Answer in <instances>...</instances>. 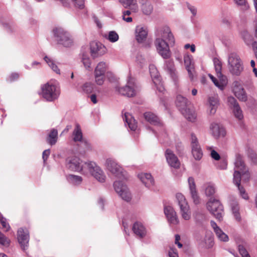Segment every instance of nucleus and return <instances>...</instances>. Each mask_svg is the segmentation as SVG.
Instances as JSON below:
<instances>
[{
    "mask_svg": "<svg viewBox=\"0 0 257 257\" xmlns=\"http://www.w3.org/2000/svg\"><path fill=\"white\" fill-rule=\"evenodd\" d=\"M67 167L71 170L81 171L83 174L89 172L96 180L100 182H104L105 175L103 171L93 162H87L82 164V161L76 157L67 159Z\"/></svg>",
    "mask_w": 257,
    "mask_h": 257,
    "instance_id": "obj_1",
    "label": "nucleus"
},
{
    "mask_svg": "<svg viewBox=\"0 0 257 257\" xmlns=\"http://www.w3.org/2000/svg\"><path fill=\"white\" fill-rule=\"evenodd\" d=\"M154 44L157 52L165 59L171 56L169 45H174L175 39L170 29L168 26H164L158 29L156 33Z\"/></svg>",
    "mask_w": 257,
    "mask_h": 257,
    "instance_id": "obj_2",
    "label": "nucleus"
},
{
    "mask_svg": "<svg viewBox=\"0 0 257 257\" xmlns=\"http://www.w3.org/2000/svg\"><path fill=\"white\" fill-rule=\"evenodd\" d=\"M249 177V173L241 157L239 156H236L234 162L233 182L238 187L240 196L245 200L248 199V196L245 189L241 186L240 181L242 178V181L247 182Z\"/></svg>",
    "mask_w": 257,
    "mask_h": 257,
    "instance_id": "obj_3",
    "label": "nucleus"
},
{
    "mask_svg": "<svg viewBox=\"0 0 257 257\" xmlns=\"http://www.w3.org/2000/svg\"><path fill=\"white\" fill-rule=\"evenodd\" d=\"M41 95L46 101L52 102L57 100L60 94L59 82L51 80L41 86Z\"/></svg>",
    "mask_w": 257,
    "mask_h": 257,
    "instance_id": "obj_4",
    "label": "nucleus"
},
{
    "mask_svg": "<svg viewBox=\"0 0 257 257\" xmlns=\"http://www.w3.org/2000/svg\"><path fill=\"white\" fill-rule=\"evenodd\" d=\"M53 34L57 43L65 47H70L73 45V40L70 34L61 27L53 29Z\"/></svg>",
    "mask_w": 257,
    "mask_h": 257,
    "instance_id": "obj_5",
    "label": "nucleus"
},
{
    "mask_svg": "<svg viewBox=\"0 0 257 257\" xmlns=\"http://www.w3.org/2000/svg\"><path fill=\"white\" fill-rule=\"evenodd\" d=\"M115 89L119 94L128 97L136 96L140 91L139 86L135 82L134 78L131 77L128 78L125 86L116 87Z\"/></svg>",
    "mask_w": 257,
    "mask_h": 257,
    "instance_id": "obj_6",
    "label": "nucleus"
},
{
    "mask_svg": "<svg viewBox=\"0 0 257 257\" xmlns=\"http://www.w3.org/2000/svg\"><path fill=\"white\" fill-rule=\"evenodd\" d=\"M228 62L230 73L234 75H240L243 67L239 56L235 53H231L228 57Z\"/></svg>",
    "mask_w": 257,
    "mask_h": 257,
    "instance_id": "obj_7",
    "label": "nucleus"
},
{
    "mask_svg": "<svg viewBox=\"0 0 257 257\" xmlns=\"http://www.w3.org/2000/svg\"><path fill=\"white\" fill-rule=\"evenodd\" d=\"M176 197L182 218L185 221L189 220L191 218V211L186 198L181 193H177Z\"/></svg>",
    "mask_w": 257,
    "mask_h": 257,
    "instance_id": "obj_8",
    "label": "nucleus"
},
{
    "mask_svg": "<svg viewBox=\"0 0 257 257\" xmlns=\"http://www.w3.org/2000/svg\"><path fill=\"white\" fill-rule=\"evenodd\" d=\"M208 211L218 220L222 219L223 206L216 199L210 198L206 204Z\"/></svg>",
    "mask_w": 257,
    "mask_h": 257,
    "instance_id": "obj_9",
    "label": "nucleus"
},
{
    "mask_svg": "<svg viewBox=\"0 0 257 257\" xmlns=\"http://www.w3.org/2000/svg\"><path fill=\"white\" fill-rule=\"evenodd\" d=\"M113 187L115 192L123 200L127 202L131 200V194L127 187L121 181H115Z\"/></svg>",
    "mask_w": 257,
    "mask_h": 257,
    "instance_id": "obj_10",
    "label": "nucleus"
},
{
    "mask_svg": "<svg viewBox=\"0 0 257 257\" xmlns=\"http://www.w3.org/2000/svg\"><path fill=\"white\" fill-rule=\"evenodd\" d=\"M232 91L240 101L244 102L247 100V94L243 87V83L240 80H237L233 82Z\"/></svg>",
    "mask_w": 257,
    "mask_h": 257,
    "instance_id": "obj_11",
    "label": "nucleus"
},
{
    "mask_svg": "<svg viewBox=\"0 0 257 257\" xmlns=\"http://www.w3.org/2000/svg\"><path fill=\"white\" fill-rule=\"evenodd\" d=\"M105 166L107 170L116 177L120 178L124 177L122 168L114 160L111 158L107 159L105 162Z\"/></svg>",
    "mask_w": 257,
    "mask_h": 257,
    "instance_id": "obj_12",
    "label": "nucleus"
},
{
    "mask_svg": "<svg viewBox=\"0 0 257 257\" xmlns=\"http://www.w3.org/2000/svg\"><path fill=\"white\" fill-rule=\"evenodd\" d=\"M210 133L215 139L220 137H224L226 135V131L224 127L220 124L212 122L210 124Z\"/></svg>",
    "mask_w": 257,
    "mask_h": 257,
    "instance_id": "obj_13",
    "label": "nucleus"
},
{
    "mask_svg": "<svg viewBox=\"0 0 257 257\" xmlns=\"http://www.w3.org/2000/svg\"><path fill=\"white\" fill-rule=\"evenodd\" d=\"M164 213L168 222L172 225H177L179 223V219L174 209L171 206L164 207Z\"/></svg>",
    "mask_w": 257,
    "mask_h": 257,
    "instance_id": "obj_14",
    "label": "nucleus"
},
{
    "mask_svg": "<svg viewBox=\"0 0 257 257\" xmlns=\"http://www.w3.org/2000/svg\"><path fill=\"white\" fill-rule=\"evenodd\" d=\"M18 241L23 250L26 249L29 244V234L26 229L20 228L17 232Z\"/></svg>",
    "mask_w": 257,
    "mask_h": 257,
    "instance_id": "obj_15",
    "label": "nucleus"
},
{
    "mask_svg": "<svg viewBox=\"0 0 257 257\" xmlns=\"http://www.w3.org/2000/svg\"><path fill=\"white\" fill-rule=\"evenodd\" d=\"M90 52L93 57H97L105 53L106 48L101 43L93 41L90 43Z\"/></svg>",
    "mask_w": 257,
    "mask_h": 257,
    "instance_id": "obj_16",
    "label": "nucleus"
},
{
    "mask_svg": "<svg viewBox=\"0 0 257 257\" xmlns=\"http://www.w3.org/2000/svg\"><path fill=\"white\" fill-rule=\"evenodd\" d=\"M165 156L167 162L171 167L174 168H178L180 167V163L178 158L171 150L167 149Z\"/></svg>",
    "mask_w": 257,
    "mask_h": 257,
    "instance_id": "obj_17",
    "label": "nucleus"
},
{
    "mask_svg": "<svg viewBox=\"0 0 257 257\" xmlns=\"http://www.w3.org/2000/svg\"><path fill=\"white\" fill-rule=\"evenodd\" d=\"M147 29L142 26H138L136 28L135 37L138 42L141 43L144 42L148 35Z\"/></svg>",
    "mask_w": 257,
    "mask_h": 257,
    "instance_id": "obj_18",
    "label": "nucleus"
},
{
    "mask_svg": "<svg viewBox=\"0 0 257 257\" xmlns=\"http://www.w3.org/2000/svg\"><path fill=\"white\" fill-rule=\"evenodd\" d=\"M138 176L146 187L151 188L154 185V180L150 174L141 173L139 174Z\"/></svg>",
    "mask_w": 257,
    "mask_h": 257,
    "instance_id": "obj_19",
    "label": "nucleus"
},
{
    "mask_svg": "<svg viewBox=\"0 0 257 257\" xmlns=\"http://www.w3.org/2000/svg\"><path fill=\"white\" fill-rule=\"evenodd\" d=\"M210 224L218 239L221 241L226 242L228 241L229 238L227 234H226L220 228L217 226L216 223L211 220Z\"/></svg>",
    "mask_w": 257,
    "mask_h": 257,
    "instance_id": "obj_20",
    "label": "nucleus"
},
{
    "mask_svg": "<svg viewBox=\"0 0 257 257\" xmlns=\"http://www.w3.org/2000/svg\"><path fill=\"white\" fill-rule=\"evenodd\" d=\"M208 76L215 85L221 90H223L227 84V78L225 76H217L218 79L211 74H209Z\"/></svg>",
    "mask_w": 257,
    "mask_h": 257,
    "instance_id": "obj_21",
    "label": "nucleus"
},
{
    "mask_svg": "<svg viewBox=\"0 0 257 257\" xmlns=\"http://www.w3.org/2000/svg\"><path fill=\"white\" fill-rule=\"evenodd\" d=\"M165 69L170 74L172 79L176 81L177 80L178 75L175 68L174 63L173 60H169L165 62Z\"/></svg>",
    "mask_w": 257,
    "mask_h": 257,
    "instance_id": "obj_22",
    "label": "nucleus"
},
{
    "mask_svg": "<svg viewBox=\"0 0 257 257\" xmlns=\"http://www.w3.org/2000/svg\"><path fill=\"white\" fill-rule=\"evenodd\" d=\"M188 184L189 186L190 193L191 194L192 198L195 204H198L199 202V199L198 196L196 189V185L193 178L190 177L188 179Z\"/></svg>",
    "mask_w": 257,
    "mask_h": 257,
    "instance_id": "obj_23",
    "label": "nucleus"
},
{
    "mask_svg": "<svg viewBox=\"0 0 257 257\" xmlns=\"http://www.w3.org/2000/svg\"><path fill=\"white\" fill-rule=\"evenodd\" d=\"M73 140L74 142H83L87 146H89V144L86 141L83 140V136L82 131L80 125L78 123H76L75 127L73 132Z\"/></svg>",
    "mask_w": 257,
    "mask_h": 257,
    "instance_id": "obj_24",
    "label": "nucleus"
},
{
    "mask_svg": "<svg viewBox=\"0 0 257 257\" xmlns=\"http://www.w3.org/2000/svg\"><path fill=\"white\" fill-rule=\"evenodd\" d=\"M184 64L187 69L189 77L191 79L193 78L194 67L192 66V56L189 55H185L184 56Z\"/></svg>",
    "mask_w": 257,
    "mask_h": 257,
    "instance_id": "obj_25",
    "label": "nucleus"
},
{
    "mask_svg": "<svg viewBox=\"0 0 257 257\" xmlns=\"http://www.w3.org/2000/svg\"><path fill=\"white\" fill-rule=\"evenodd\" d=\"M134 233L141 238H143L146 234V230L144 225L140 222H136L133 227Z\"/></svg>",
    "mask_w": 257,
    "mask_h": 257,
    "instance_id": "obj_26",
    "label": "nucleus"
},
{
    "mask_svg": "<svg viewBox=\"0 0 257 257\" xmlns=\"http://www.w3.org/2000/svg\"><path fill=\"white\" fill-rule=\"evenodd\" d=\"M58 131L55 128H52L47 135L46 141L51 146L56 144L58 140Z\"/></svg>",
    "mask_w": 257,
    "mask_h": 257,
    "instance_id": "obj_27",
    "label": "nucleus"
},
{
    "mask_svg": "<svg viewBox=\"0 0 257 257\" xmlns=\"http://www.w3.org/2000/svg\"><path fill=\"white\" fill-rule=\"evenodd\" d=\"M122 117L131 130H136L137 127V122L132 113H124V116H123Z\"/></svg>",
    "mask_w": 257,
    "mask_h": 257,
    "instance_id": "obj_28",
    "label": "nucleus"
},
{
    "mask_svg": "<svg viewBox=\"0 0 257 257\" xmlns=\"http://www.w3.org/2000/svg\"><path fill=\"white\" fill-rule=\"evenodd\" d=\"M230 206L235 219L238 221H240L241 217L239 214V207L237 201L235 199L231 200L230 201Z\"/></svg>",
    "mask_w": 257,
    "mask_h": 257,
    "instance_id": "obj_29",
    "label": "nucleus"
},
{
    "mask_svg": "<svg viewBox=\"0 0 257 257\" xmlns=\"http://www.w3.org/2000/svg\"><path fill=\"white\" fill-rule=\"evenodd\" d=\"M227 103L233 112H239L240 108L235 98L232 96H229L227 99Z\"/></svg>",
    "mask_w": 257,
    "mask_h": 257,
    "instance_id": "obj_30",
    "label": "nucleus"
},
{
    "mask_svg": "<svg viewBox=\"0 0 257 257\" xmlns=\"http://www.w3.org/2000/svg\"><path fill=\"white\" fill-rule=\"evenodd\" d=\"M120 3L125 8H130L133 12L138 10L137 0H119Z\"/></svg>",
    "mask_w": 257,
    "mask_h": 257,
    "instance_id": "obj_31",
    "label": "nucleus"
},
{
    "mask_svg": "<svg viewBox=\"0 0 257 257\" xmlns=\"http://www.w3.org/2000/svg\"><path fill=\"white\" fill-rule=\"evenodd\" d=\"M108 68V64L104 62H100L96 65L94 73L105 75V72Z\"/></svg>",
    "mask_w": 257,
    "mask_h": 257,
    "instance_id": "obj_32",
    "label": "nucleus"
},
{
    "mask_svg": "<svg viewBox=\"0 0 257 257\" xmlns=\"http://www.w3.org/2000/svg\"><path fill=\"white\" fill-rule=\"evenodd\" d=\"M187 102L188 101L186 98L181 95H178L177 96L176 104L180 110H184L187 106Z\"/></svg>",
    "mask_w": 257,
    "mask_h": 257,
    "instance_id": "obj_33",
    "label": "nucleus"
},
{
    "mask_svg": "<svg viewBox=\"0 0 257 257\" xmlns=\"http://www.w3.org/2000/svg\"><path fill=\"white\" fill-rule=\"evenodd\" d=\"M192 154L196 160H200L203 156V152L200 145L191 147Z\"/></svg>",
    "mask_w": 257,
    "mask_h": 257,
    "instance_id": "obj_34",
    "label": "nucleus"
},
{
    "mask_svg": "<svg viewBox=\"0 0 257 257\" xmlns=\"http://www.w3.org/2000/svg\"><path fill=\"white\" fill-rule=\"evenodd\" d=\"M44 60L50 67V68L56 73L58 74H60V70L59 69L57 65L55 64L54 60L50 57H49L47 56H45L44 58Z\"/></svg>",
    "mask_w": 257,
    "mask_h": 257,
    "instance_id": "obj_35",
    "label": "nucleus"
},
{
    "mask_svg": "<svg viewBox=\"0 0 257 257\" xmlns=\"http://www.w3.org/2000/svg\"><path fill=\"white\" fill-rule=\"evenodd\" d=\"M149 70L153 82L157 83V81H158V78H160V76L156 67L154 64H150Z\"/></svg>",
    "mask_w": 257,
    "mask_h": 257,
    "instance_id": "obj_36",
    "label": "nucleus"
},
{
    "mask_svg": "<svg viewBox=\"0 0 257 257\" xmlns=\"http://www.w3.org/2000/svg\"><path fill=\"white\" fill-rule=\"evenodd\" d=\"M203 188L205 194L207 196H212L214 195L215 192V188L214 185L210 183L204 184Z\"/></svg>",
    "mask_w": 257,
    "mask_h": 257,
    "instance_id": "obj_37",
    "label": "nucleus"
},
{
    "mask_svg": "<svg viewBox=\"0 0 257 257\" xmlns=\"http://www.w3.org/2000/svg\"><path fill=\"white\" fill-rule=\"evenodd\" d=\"M105 38L111 43H115L119 39L118 34L114 31H111L108 32L104 36Z\"/></svg>",
    "mask_w": 257,
    "mask_h": 257,
    "instance_id": "obj_38",
    "label": "nucleus"
},
{
    "mask_svg": "<svg viewBox=\"0 0 257 257\" xmlns=\"http://www.w3.org/2000/svg\"><path fill=\"white\" fill-rule=\"evenodd\" d=\"M242 37L244 40V42L247 45H251L253 47L254 43H257L255 42H253V39L252 36L247 31H243L241 34Z\"/></svg>",
    "mask_w": 257,
    "mask_h": 257,
    "instance_id": "obj_39",
    "label": "nucleus"
},
{
    "mask_svg": "<svg viewBox=\"0 0 257 257\" xmlns=\"http://www.w3.org/2000/svg\"><path fill=\"white\" fill-rule=\"evenodd\" d=\"M81 61L83 63L84 66L87 70L90 69L91 61L88 54L85 53H83L82 54Z\"/></svg>",
    "mask_w": 257,
    "mask_h": 257,
    "instance_id": "obj_40",
    "label": "nucleus"
},
{
    "mask_svg": "<svg viewBox=\"0 0 257 257\" xmlns=\"http://www.w3.org/2000/svg\"><path fill=\"white\" fill-rule=\"evenodd\" d=\"M209 102L211 107V111L215 112L218 106L219 100L217 97H211L209 99Z\"/></svg>",
    "mask_w": 257,
    "mask_h": 257,
    "instance_id": "obj_41",
    "label": "nucleus"
},
{
    "mask_svg": "<svg viewBox=\"0 0 257 257\" xmlns=\"http://www.w3.org/2000/svg\"><path fill=\"white\" fill-rule=\"evenodd\" d=\"M142 11L145 15H149L153 11V6L150 3H145L142 6Z\"/></svg>",
    "mask_w": 257,
    "mask_h": 257,
    "instance_id": "obj_42",
    "label": "nucleus"
},
{
    "mask_svg": "<svg viewBox=\"0 0 257 257\" xmlns=\"http://www.w3.org/2000/svg\"><path fill=\"white\" fill-rule=\"evenodd\" d=\"M68 180L71 183L75 185L80 184L82 181V179L80 176L74 175H69L68 177Z\"/></svg>",
    "mask_w": 257,
    "mask_h": 257,
    "instance_id": "obj_43",
    "label": "nucleus"
},
{
    "mask_svg": "<svg viewBox=\"0 0 257 257\" xmlns=\"http://www.w3.org/2000/svg\"><path fill=\"white\" fill-rule=\"evenodd\" d=\"M215 70L217 76H224L221 73L222 64L218 59H214L213 60Z\"/></svg>",
    "mask_w": 257,
    "mask_h": 257,
    "instance_id": "obj_44",
    "label": "nucleus"
},
{
    "mask_svg": "<svg viewBox=\"0 0 257 257\" xmlns=\"http://www.w3.org/2000/svg\"><path fill=\"white\" fill-rule=\"evenodd\" d=\"M144 117L146 120L151 123L155 124L158 122V118L155 113H144Z\"/></svg>",
    "mask_w": 257,
    "mask_h": 257,
    "instance_id": "obj_45",
    "label": "nucleus"
},
{
    "mask_svg": "<svg viewBox=\"0 0 257 257\" xmlns=\"http://www.w3.org/2000/svg\"><path fill=\"white\" fill-rule=\"evenodd\" d=\"M10 244V239L1 232H0V244L5 247H8Z\"/></svg>",
    "mask_w": 257,
    "mask_h": 257,
    "instance_id": "obj_46",
    "label": "nucleus"
},
{
    "mask_svg": "<svg viewBox=\"0 0 257 257\" xmlns=\"http://www.w3.org/2000/svg\"><path fill=\"white\" fill-rule=\"evenodd\" d=\"M0 227L3 229H5L6 231H8L10 228L9 223L7 222V219L1 214H0Z\"/></svg>",
    "mask_w": 257,
    "mask_h": 257,
    "instance_id": "obj_47",
    "label": "nucleus"
},
{
    "mask_svg": "<svg viewBox=\"0 0 257 257\" xmlns=\"http://www.w3.org/2000/svg\"><path fill=\"white\" fill-rule=\"evenodd\" d=\"M82 90L86 93H90L93 90V85L91 83L86 82L82 87Z\"/></svg>",
    "mask_w": 257,
    "mask_h": 257,
    "instance_id": "obj_48",
    "label": "nucleus"
},
{
    "mask_svg": "<svg viewBox=\"0 0 257 257\" xmlns=\"http://www.w3.org/2000/svg\"><path fill=\"white\" fill-rule=\"evenodd\" d=\"M94 75L95 83L99 85H102L105 80V75L95 73H94Z\"/></svg>",
    "mask_w": 257,
    "mask_h": 257,
    "instance_id": "obj_49",
    "label": "nucleus"
},
{
    "mask_svg": "<svg viewBox=\"0 0 257 257\" xmlns=\"http://www.w3.org/2000/svg\"><path fill=\"white\" fill-rule=\"evenodd\" d=\"M184 117L189 121L195 122L197 120L196 113H183Z\"/></svg>",
    "mask_w": 257,
    "mask_h": 257,
    "instance_id": "obj_50",
    "label": "nucleus"
},
{
    "mask_svg": "<svg viewBox=\"0 0 257 257\" xmlns=\"http://www.w3.org/2000/svg\"><path fill=\"white\" fill-rule=\"evenodd\" d=\"M190 144L191 147L200 145L198 138L194 133L191 134Z\"/></svg>",
    "mask_w": 257,
    "mask_h": 257,
    "instance_id": "obj_51",
    "label": "nucleus"
},
{
    "mask_svg": "<svg viewBox=\"0 0 257 257\" xmlns=\"http://www.w3.org/2000/svg\"><path fill=\"white\" fill-rule=\"evenodd\" d=\"M238 250L242 257H250L249 254L243 245H238Z\"/></svg>",
    "mask_w": 257,
    "mask_h": 257,
    "instance_id": "obj_52",
    "label": "nucleus"
},
{
    "mask_svg": "<svg viewBox=\"0 0 257 257\" xmlns=\"http://www.w3.org/2000/svg\"><path fill=\"white\" fill-rule=\"evenodd\" d=\"M76 8L83 9L84 7V0H72Z\"/></svg>",
    "mask_w": 257,
    "mask_h": 257,
    "instance_id": "obj_53",
    "label": "nucleus"
},
{
    "mask_svg": "<svg viewBox=\"0 0 257 257\" xmlns=\"http://www.w3.org/2000/svg\"><path fill=\"white\" fill-rule=\"evenodd\" d=\"M155 85L157 90L161 92H163L165 90V88L163 86V84L160 78H158V81H157V83H154Z\"/></svg>",
    "mask_w": 257,
    "mask_h": 257,
    "instance_id": "obj_54",
    "label": "nucleus"
},
{
    "mask_svg": "<svg viewBox=\"0 0 257 257\" xmlns=\"http://www.w3.org/2000/svg\"><path fill=\"white\" fill-rule=\"evenodd\" d=\"M207 149L211 151V156L215 160H219L220 158L219 154L215 150H212L211 147H207Z\"/></svg>",
    "mask_w": 257,
    "mask_h": 257,
    "instance_id": "obj_55",
    "label": "nucleus"
},
{
    "mask_svg": "<svg viewBox=\"0 0 257 257\" xmlns=\"http://www.w3.org/2000/svg\"><path fill=\"white\" fill-rule=\"evenodd\" d=\"M19 77V74L17 73H12L9 77L8 80L10 82H12L15 81L18 79Z\"/></svg>",
    "mask_w": 257,
    "mask_h": 257,
    "instance_id": "obj_56",
    "label": "nucleus"
},
{
    "mask_svg": "<svg viewBox=\"0 0 257 257\" xmlns=\"http://www.w3.org/2000/svg\"><path fill=\"white\" fill-rule=\"evenodd\" d=\"M169 255L170 257H179L176 249L173 248H170L169 251Z\"/></svg>",
    "mask_w": 257,
    "mask_h": 257,
    "instance_id": "obj_57",
    "label": "nucleus"
},
{
    "mask_svg": "<svg viewBox=\"0 0 257 257\" xmlns=\"http://www.w3.org/2000/svg\"><path fill=\"white\" fill-rule=\"evenodd\" d=\"M50 153V151L49 149L45 150L43 153V159L44 162H45L47 159H48Z\"/></svg>",
    "mask_w": 257,
    "mask_h": 257,
    "instance_id": "obj_58",
    "label": "nucleus"
},
{
    "mask_svg": "<svg viewBox=\"0 0 257 257\" xmlns=\"http://www.w3.org/2000/svg\"><path fill=\"white\" fill-rule=\"evenodd\" d=\"M227 162L225 160H223L220 162V164L218 166V168L222 170L226 169L227 168Z\"/></svg>",
    "mask_w": 257,
    "mask_h": 257,
    "instance_id": "obj_59",
    "label": "nucleus"
},
{
    "mask_svg": "<svg viewBox=\"0 0 257 257\" xmlns=\"http://www.w3.org/2000/svg\"><path fill=\"white\" fill-rule=\"evenodd\" d=\"M249 157L250 158V159L252 160V162L253 163H256L257 162V156L255 153H251L249 155Z\"/></svg>",
    "mask_w": 257,
    "mask_h": 257,
    "instance_id": "obj_60",
    "label": "nucleus"
},
{
    "mask_svg": "<svg viewBox=\"0 0 257 257\" xmlns=\"http://www.w3.org/2000/svg\"><path fill=\"white\" fill-rule=\"evenodd\" d=\"M236 4L240 6L246 5V0H234Z\"/></svg>",
    "mask_w": 257,
    "mask_h": 257,
    "instance_id": "obj_61",
    "label": "nucleus"
},
{
    "mask_svg": "<svg viewBox=\"0 0 257 257\" xmlns=\"http://www.w3.org/2000/svg\"><path fill=\"white\" fill-rule=\"evenodd\" d=\"M122 19L124 21L127 23L131 22L132 21V18L131 17L126 15H125V16L124 15H122Z\"/></svg>",
    "mask_w": 257,
    "mask_h": 257,
    "instance_id": "obj_62",
    "label": "nucleus"
},
{
    "mask_svg": "<svg viewBox=\"0 0 257 257\" xmlns=\"http://www.w3.org/2000/svg\"><path fill=\"white\" fill-rule=\"evenodd\" d=\"M90 98L91 101L94 104L96 103L97 102L96 96L95 94H92L90 96Z\"/></svg>",
    "mask_w": 257,
    "mask_h": 257,
    "instance_id": "obj_63",
    "label": "nucleus"
},
{
    "mask_svg": "<svg viewBox=\"0 0 257 257\" xmlns=\"http://www.w3.org/2000/svg\"><path fill=\"white\" fill-rule=\"evenodd\" d=\"M235 117L238 120H241L243 118V113H234Z\"/></svg>",
    "mask_w": 257,
    "mask_h": 257,
    "instance_id": "obj_64",
    "label": "nucleus"
}]
</instances>
